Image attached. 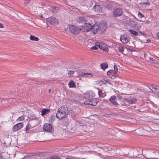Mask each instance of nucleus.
Returning a JSON list of instances; mask_svg holds the SVG:
<instances>
[{"label": "nucleus", "instance_id": "nucleus-9", "mask_svg": "<svg viewBox=\"0 0 159 159\" xmlns=\"http://www.w3.org/2000/svg\"><path fill=\"white\" fill-rule=\"evenodd\" d=\"M152 91L156 94L159 95V87L157 86L150 85L148 86Z\"/></svg>", "mask_w": 159, "mask_h": 159}, {"label": "nucleus", "instance_id": "nucleus-38", "mask_svg": "<svg viewBox=\"0 0 159 159\" xmlns=\"http://www.w3.org/2000/svg\"><path fill=\"white\" fill-rule=\"evenodd\" d=\"M74 71L73 70H69L68 74L69 76H71L74 74Z\"/></svg>", "mask_w": 159, "mask_h": 159}, {"label": "nucleus", "instance_id": "nucleus-35", "mask_svg": "<svg viewBox=\"0 0 159 159\" xmlns=\"http://www.w3.org/2000/svg\"><path fill=\"white\" fill-rule=\"evenodd\" d=\"M120 102V104L123 106H125L126 104L125 102H126V101L125 100H122Z\"/></svg>", "mask_w": 159, "mask_h": 159}, {"label": "nucleus", "instance_id": "nucleus-19", "mask_svg": "<svg viewBox=\"0 0 159 159\" xmlns=\"http://www.w3.org/2000/svg\"><path fill=\"white\" fill-rule=\"evenodd\" d=\"M28 118L31 120H37L38 119V117H36L34 115H29L28 116Z\"/></svg>", "mask_w": 159, "mask_h": 159}, {"label": "nucleus", "instance_id": "nucleus-37", "mask_svg": "<svg viewBox=\"0 0 159 159\" xmlns=\"http://www.w3.org/2000/svg\"><path fill=\"white\" fill-rule=\"evenodd\" d=\"M88 92L90 94V95H91L92 98H93L95 96V93L92 91H89Z\"/></svg>", "mask_w": 159, "mask_h": 159}, {"label": "nucleus", "instance_id": "nucleus-41", "mask_svg": "<svg viewBox=\"0 0 159 159\" xmlns=\"http://www.w3.org/2000/svg\"><path fill=\"white\" fill-rule=\"evenodd\" d=\"M96 46H94L92 47H91V49L93 50H97L98 49V48L96 47Z\"/></svg>", "mask_w": 159, "mask_h": 159}, {"label": "nucleus", "instance_id": "nucleus-28", "mask_svg": "<svg viewBox=\"0 0 159 159\" xmlns=\"http://www.w3.org/2000/svg\"><path fill=\"white\" fill-rule=\"evenodd\" d=\"M30 39L33 40V41H38L39 40V38L37 37H35L33 35H31L30 37Z\"/></svg>", "mask_w": 159, "mask_h": 159}, {"label": "nucleus", "instance_id": "nucleus-16", "mask_svg": "<svg viewBox=\"0 0 159 159\" xmlns=\"http://www.w3.org/2000/svg\"><path fill=\"white\" fill-rule=\"evenodd\" d=\"M110 101L113 103L115 105H118L119 104L118 103L117 101L116 100V97L115 95H113L111 96V98H110Z\"/></svg>", "mask_w": 159, "mask_h": 159}, {"label": "nucleus", "instance_id": "nucleus-26", "mask_svg": "<svg viewBox=\"0 0 159 159\" xmlns=\"http://www.w3.org/2000/svg\"><path fill=\"white\" fill-rule=\"evenodd\" d=\"M129 32L133 34L134 36H136L138 35V32L131 29H129Z\"/></svg>", "mask_w": 159, "mask_h": 159}, {"label": "nucleus", "instance_id": "nucleus-3", "mask_svg": "<svg viewBox=\"0 0 159 159\" xmlns=\"http://www.w3.org/2000/svg\"><path fill=\"white\" fill-rule=\"evenodd\" d=\"M69 29L71 33L75 34H78L81 30V28H80L74 25H70L69 26Z\"/></svg>", "mask_w": 159, "mask_h": 159}, {"label": "nucleus", "instance_id": "nucleus-29", "mask_svg": "<svg viewBox=\"0 0 159 159\" xmlns=\"http://www.w3.org/2000/svg\"><path fill=\"white\" fill-rule=\"evenodd\" d=\"M122 99V97L120 96H117L116 97V101L120 102L121 100Z\"/></svg>", "mask_w": 159, "mask_h": 159}, {"label": "nucleus", "instance_id": "nucleus-17", "mask_svg": "<svg viewBox=\"0 0 159 159\" xmlns=\"http://www.w3.org/2000/svg\"><path fill=\"white\" fill-rule=\"evenodd\" d=\"M102 6L103 7H104L109 10L111 9L112 7V5L109 3L106 2L102 4Z\"/></svg>", "mask_w": 159, "mask_h": 159}, {"label": "nucleus", "instance_id": "nucleus-53", "mask_svg": "<svg viewBox=\"0 0 159 159\" xmlns=\"http://www.w3.org/2000/svg\"><path fill=\"white\" fill-rule=\"evenodd\" d=\"M157 158H155V159H156Z\"/></svg>", "mask_w": 159, "mask_h": 159}, {"label": "nucleus", "instance_id": "nucleus-12", "mask_svg": "<svg viewBox=\"0 0 159 159\" xmlns=\"http://www.w3.org/2000/svg\"><path fill=\"white\" fill-rule=\"evenodd\" d=\"M48 21L53 25H56L58 23V20L55 17H50L48 19Z\"/></svg>", "mask_w": 159, "mask_h": 159}, {"label": "nucleus", "instance_id": "nucleus-23", "mask_svg": "<svg viewBox=\"0 0 159 159\" xmlns=\"http://www.w3.org/2000/svg\"><path fill=\"white\" fill-rule=\"evenodd\" d=\"M84 97L87 99V100L88 99H91L93 98H92L91 95H90V94L89 93V92H86L84 95Z\"/></svg>", "mask_w": 159, "mask_h": 159}, {"label": "nucleus", "instance_id": "nucleus-46", "mask_svg": "<svg viewBox=\"0 0 159 159\" xmlns=\"http://www.w3.org/2000/svg\"><path fill=\"white\" fill-rule=\"evenodd\" d=\"M3 25L1 23H0V28H3Z\"/></svg>", "mask_w": 159, "mask_h": 159}, {"label": "nucleus", "instance_id": "nucleus-36", "mask_svg": "<svg viewBox=\"0 0 159 159\" xmlns=\"http://www.w3.org/2000/svg\"><path fill=\"white\" fill-rule=\"evenodd\" d=\"M138 17L140 18H142L143 17H144V16L140 12H138Z\"/></svg>", "mask_w": 159, "mask_h": 159}, {"label": "nucleus", "instance_id": "nucleus-39", "mask_svg": "<svg viewBox=\"0 0 159 159\" xmlns=\"http://www.w3.org/2000/svg\"><path fill=\"white\" fill-rule=\"evenodd\" d=\"M24 117L22 116H21L19 117L17 119V120L18 121H22L24 119Z\"/></svg>", "mask_w": 159, "mask_h": 159}, {"label": "nucleus", "instance_id": "nucleus-48", "mask_svg": "<svg viewBox=\"0 0 159 159\" xmlns=\"http://www.w3.org/2000/svg\"><path fill=\"white\" fill-rule=\"evenodd\" d=\"M157 37H158V39H159V32L157 33Z\"/></svg>", "mask_w": 159, "mask_h": 159}, {"label": "nucleus", "instance_id": "nucleus-24", "mask_svg": "<svg viewBox=\"0 0 159 159\" xmlns=\"http://www.w3.org/2000/svg\"><path fill=\"white\" fill-rule=\"evenodd\" d=\"M101 66L103 70H105L106 68L108 67V65L106 63L101 64Z\"/></svg>", "mask_w": 159, "mask_h": 159}, {"label": "nucleus", "instance_id": "nucleus-21", "mask_svg": "<svg viewBox=\"0 0 159 159\" xmlns=\"http://www.w3.org/2000/svg\"><path fill=\"white\" fill-rule=\"evenodd\" d=\"M142 25L136 22L134 28L136 30H139L141 27Z\"/></svg>", "mask_w": 159, "mask_h": 159}, {"label": "nucleus", "instance_id": "nucleus-30", "mask_svg": "<svg viewBox=\"0 0 159 159\" xmlns=\"http://www.w3.org/2000/svg\"><path fill=\"white\" fill-rule=\"evenodd\" d=\"M55 118V117L53 115H52L51 116L49 120V121H50V122H52L54 121Z\"/></svg>", "mask_w": 159, "mask_h": 159}, {"label": "nucleus", "instance_id": "nucleus-32", "mask_svg": "<svg viewBox=\"0 0 159 159\" xmlns=\"http://www.w3.org/2000/svg\"><path fill=\"white\" fill-rule=\"evenodd\" d=\"M107 75H112L113 74H114V71L113 70H110L107 71Z\"/></svg>", "mask_w": 159, "mask_h": 159}, {"label": "nucleus", "instance_id": "nucleus-18", "mask_svg": "<svg viewBox=\"0 0 159 159\" xmlns=\"http://www.w3.org/2000/svg\"><path fill=\"white\" fill-rule=\"evenodd\" d=\"M50 110L48 109H43L41 111V115L43 116L47 114L50 112Z\"/></svg>", "mask_w": 159, "mask_h": 159}, {"label": "nucleus", "instance_id": "nucleus-34", "mask_svg": "<svg viewBox=\"0 0 159 159\" xmlns=\"http://www.w3.org/2000/svg\"><path fill=\"white\" fill-rule=\"evenodd\" d=\"M114 70L113 71H114V74H116L117 73L118 70V68L117 66L116 65H115L114 66Z\"/></svg>", "mask_w": 159, "mask_h": 159}, {"label": "nucleus", "instance_id": "nucleus-6", "mask_svg": "<svg viewBox=\"0 0 159 159\" xmlns=\"http://www.w3.org/2000/svg\"><path fill=\"white\" fill-rule=\"evenodd\" d=\"M95 45L103 50L106 52H108V49L107 48V45L105 43L102 42L99 43H97Z\"/></svg>", "mask_w": 159, "mask_h": 159}, {"label": "nucleus", "instance_id": "nucleus-49", "mask_svg": "<svg viewBox=\"0 0 159 159\" xmlns=\"http://www.w3.org/2000/svg\"><path fill=\"white\" fill-rule=\"evenodd\" d=\"M150 41H151V40L149 39L147 40V42L148 43H149V42H150Z\"/></svg>", "mask_w": 159, "mask_h": 159}, {"label": "nucleus", "instance_id": "nucleus-20", "mask_svg": "<svg viewBox=\"0 0 159 159\" xmlns=\"http://www.w3.org/2000/svg\"><path fill=\"white\" fill-rule=\"evenodd\" d=\"M136 22L132 20H130L128 21V23L129 25L132 28H134Z\"/></svg>", "mask_w": 159, "mask_h": 159}, {"label": "nucleus", "instance_id": "nucleus-10", "mask_svg": "<svg viewBox=\"0 0 159 159\" xmlns=\"http://www.w3.org/2000/svg\"><path fill=\"white\" fill-rule=\"evenodd\" d=\"M120 40L123 43H125L129 41V38L126 34H125L121 36Z\"/></svg>", "mask_w": 159, "mask_h": 159}, {"label": "nucleus", "instance_id": "nucleus-43", "mask_svg": "<svg viewBox=\"0 0 159 159\" xmlns=\"http://www.w3.org/2000/svg\"><path fill=\"white\" fill-rule=\"evenodd\" d=\"M50 159H60V158L57 156H53Z\"/></svg>", "mask_w": 159, "mask_h": 159}, {"label": "nucleus", "instance_id": "nucleus-31", "mask_svg": "<svg viewBox=\"0 0 159 159\" xmlns=\"http://www.w3.org/2000/svg\"><path fill=\"white\" fill-rule=\"evenodd\" d=\"M31 127V126L30 125L28 124V125L26 126L25 129V130L27 132L28 131L29 129H30Z\"/></svg>", "mask_w": 159, "mask_h": 159}, {"label": "nucleus", "instance_id": "nucleus-1", "mask_svg": "<svg viewBox=\"0 0 159 159\" xmlns=\"http://www.w3.org/2000/svg\"><path fill=\"white\" fill-rule=\"evenodd\" d=\"M69 113L68 109L66 106L64 105L59 108L56 114V117L60 120L64 118Z\"/></svg>", "mask_w": 159, "mask_h": 159}, {"label": "nucleus", "instance_id": "nucleus-54", "mask_svg": "<svg viewBox=\"0 0 159 159\" xmlns=\"http://www.w3.org/2000/svg\"><path fill=\"white\" fill-rule=\"evenodd\" d=\"M159 159V158H157V159Z\"/></svg>", "mask_w": 159, "mask_h": 159}, {"label": "nucleus", "instance_id": "nucleus-5", "mask_svg": "<svg viewBox=\"0 0 159 159\" xmlns=\"http://www.w3.org/2000/svg\"><path fill=\"white\" fill-rule=\"evenodd\" d=\"M98 101L96 99L92 98L88 99L84 102V104L86 105H90L93 106H95L98 103Z\"/></svg>", "mask_w": 159, "mask_h": 159}, {"label": "nucleus", "instance_id": "nucleus-40", "mask_svg": "<svg viewBox=\"0 0 159 159\" xmlns=\"http://www.w3.org/2000/svg\"><path fill=\"white\" fill-rule=\"evenodd\" d=\"M118 49L119 51L121 52H123L124 51V48L122 47H119Z\"/></svg>", "mask_w": 159, "mask_h": 159}, {"label": "nucleus", "instance_id": "nucleus-25", "mask_svg": "<svg viewBox=\"0 0 159 159\" xmlns=\"http://www.w3.org/2000/svg\"><path fill=\"white\" fill-rule=\"evenodd\" d=\"M59 9L58 7H51L52 11L53 13H57Z\"/></svg>", "mask_w": 159, "mask_h": 159}, {"label": "nucleus", "instance_id": "nucleus-45", "mask_svg": "<svg viewBox=\"0 0 159 159\" xmlns=\"http://www.w3.org/2000/svg\"><path fill=\"white\" fill-rule=\"evenodd\" d=\"M142 4H145L146 5H150V3L149 2H146V3H143Z\"/></svg>", "mask_w": 159, "mask_h": 159}, {"label": "nucleus", "instance_id": "nucleus-50", "mask_svg": "<svg viewBox=\"0 0 159 159\" xmlns=\"http://www.w3.org/2000/svg\"><path fill=\"white\" fill-rule=\"evenodd\" d=\"M51 91V90L50 89H49L48 90V92H49V93Z\"/></svg>", "mask_w": 159, "mask_h": 159}, {"label": "nucleus", "instance_id": "nucleus-2", "mask_svg": "<svg viewBox=\"0 0 159 159\" xmlns=\"http://www.w3.org/2000/svg\"><path fill=\"white\" fill-rule=\"evenodd\" d=\"M98 27L92 25L90 24L89 23H84L83 26L81 28V30L84 32L92 31L93 34H95L98 33Z\"/></svg>", "mask_w": 159, "mask_h": 159}, {"label": "nucleus", "instance_id": "nucleus-22", "mask_svg": "<svg viewBox=\"0 0 159 159\" xmlns=\"http://www.w3.org/2000/svg\"><path fill=\"white\" fill-rule=\"evenodd\" d=\"M68 85L70 88H73L75 86V84L74 82L72 80L69 82Z\"/></svg>", "mask_w": 159, "mask_h": 159}, {"label": "nucleus", "instance_id": "nucleus-44", "mask_svg": "<svg viewBox=\"0 0 159 159\" xmlns=\"http://www.w3.org/2000/svg\"><path fill=\"white\" fill-rule=\"evenodd\" d=\"M105 83H107V84H111V82L110 81H109V80H105Z\"/></svg>", "mask_w": 159, "mask_h": 159}, {"label": "nucleus", "instance_id": "nucleus-11", "mask_svg": "<svg viewBox=\"0 0 159 159\" xmlns=\"http://www.w3.org/2000/svg\"><path fill=\"white\" fill-rule=\"evenodd\" d=\"M23 126V124L22 123H18L13 126L12 128V131L14 132L17 131L20 129Z\"/></svg>", "mask_w": 159, "mask_h": 159}, {"label": "nucleus", "instance_id": "nucleus-4", "mask_svg": "<svg viewBox=\"0 0 159 159\" xmlns=\"http://www.w3.org/2000/svg\"><path fill=\"white\" fill-rule=\"evenodd\" d=\"M123 13V10L120 8L115 9L112 13L113 16L115 17H118L122 16Z\"/></svg>", "mask_w": 159, "mask_h": 159}, {"label": "nucleus", "instance_id": "nucleus-8", "mask_svg": "<svg viewBox=\"0 0 159 159\" xmlns=\"http://www.w3.org/2000/svg\"><path fill=\"white\" fill-rule=\"evenodd\" d=\"M95 26L98 27V32L99 31H101L102 32H104L106 30L107 27V25L106 23H101L99 25H96Z\"/></svg>", "mask_w": 159, "mask_h": 159}, {"label": "nucleus", "instance_id": "nucleus-14", "mask_svg": "<svg viewBox=\"0 0 159 159\" xmlns=\"http://www.w3.org/2000/svg\"><path fill=\"white\" fill-rule=\"evenodd\" d=\"M97 89L98 90V93L100 97L103 98L106 96V93L105 90L100 89L99 88H97Z\"/></svg>", "mask_w": 159, "mask_h": 159}, {"label": "nucleus", "instance_id": "nucleus-47", "mask_svg": "<svg viewBox=\"0 0 159 159\" xmlns=\"http://www.w3.org/2000/svg\"><path fill=\"white\" fill-rule=\"evenodd\" d=\"M149 60H152V61L154 60L153 58H152L151 57H149Z\"/></svg>", "mask_w": 159, "mask_h": 159}, {"label": "nucleus", "instance_id": "nucleus-15", "mask_svg": "<svg viewBox=\"0 0 159 159\" xmlns=\"http://www.w3.org/2000/svg\"><path fill=\"white\" fill-rule=\"evenodd\" d=\"M77 21L80 23H85L87 20L85 18L83 17H78L77 19Z\"/></svg>", "mask_w": 159, "mask_h": 159}, {"label": "nucleus", "instance_id": "nucleus-51", "mask_svg": "<svg viewBox=\"0 0 159 159\" xmlns=\"http://www.w3.org/2000/svg\"><path fill=\"white\" fill-rule=\"evenodd\" d=\"M2 157L1 156H0V159H2Z\"/></svg>", "mask_w": 159, "mask_h": 159}, {"label": "nucleus", "instance_id": "nucleus-13", "mask_svg": "<svg viewBox=\"0 0 159 159\" xmlns=\"http://www.w3.org/2000/svg\"><path fill=\"white\" fill-rule=\"evenodd\" d=\"M93 9L95 12L98 13L102 12V11L101 6L99 5H95L93 7Z\"/></svg>", "mask_w": 159, "mask_h": 159}, {"label": "nucleus", "instance_id": "nucleus-52", "mask_svg": "<svg viewBox=\"0 0 159 159\" xmlns=\"http://www.w3.org/2000/svg\"><path fill=\"white\" fill-rule=\"evenodd\" d=\"M139 33H141L142 34V32H139Z\"/></svg>", "mask_w": 159, "mask_h": 159}, {"label": "nucleus", "instance_id": "nucleus-42", "mask_svg": "<svg viewBox=\"0 0 159 159\" xmlns=\"http://www.w3.org/2000/svg\"><path fill=\"white\" fill-rule=\"evenodd\" d=\"M30 2V0H25L24 3L26 5V4H28Z\"/></svg>", "mask_w": 159, "mask_h": 159}, {"label": "nucleus", "instance_id": "nucleus-27", "mask_svg": "<svg viewBox=\"0 0 159 159\" xmlns=\"http://www.w3.org/2000/svg\"><path fill=\"white\" fill-rule=\"evenodd\" d=\"M83 75L84 77H88L89 78H91L93 77V75L92 74L87 73H83Z\"/></svg>", "mask_w": 159, "mask_h": 159}, {"label": "nucleus", "instance_id": "nucleus-7", "mask_svg": "<svg viewBox=\"0 0 159 159\" xmlns=\"http://www.w3.org/2000/svg\"><path fill=\"white\" fill-rule=\"evenodd\" d=\"M43 129L45 131L50 133H52L53 131V128L50 124H45L43 126Z\"/></svg>", "mask_w": 159, "mask_h": 159}, {"label": "nucleus", "instance_id": "nucleus-33", "mask_svg": "<svg viewBox=\"0 0 159 159\" xmlns=\"http://www.w3.org/2000/svg\"><path fill=\"white\" fill-rule=\"evenodd\" d=\"M137 101V99L136 98H134L131 99L130 100V102L132 104L135 103Z\"/></svg>", "mask_w": 159, "mask_h": 159}]
</instances>
